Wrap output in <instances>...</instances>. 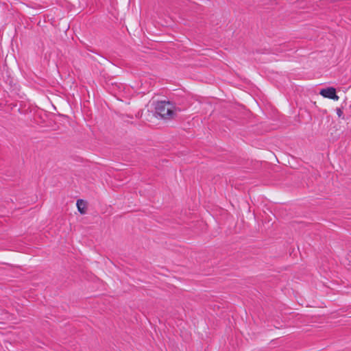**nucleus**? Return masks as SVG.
<instances>
[{"label": "nucleus", "instance_id": "obj_1", "mask_svg": "<svg viewBox=\"0 0 351 351\" xmlns=\"http://www.w3.org/2000/svg\"><path fill=\"white\" fill-rule=\"evenodd\" d=\"M156 112L164 119H175L180 112V109L169 101H160L156 103L155 107Z\"/></svg>", "mask_w": 351, "mask_h": 351}, {"label": "nucleus", "instance_id": "obj_2", "mask_svg": "<svg viewBox=\"0 0 351 351\" xmlns=\"http://www.w3.org/2000/svg\"><path fill=\"white\" fill-rule=\"evenodd\" d=\"M319 93L322 96L326 98L332 99L336 101L339 99V97L336 94V90L332 87L322 89Z\"/></svg>", "mask_w": 351, "mask_h": 351}, {"label": "nucleus", "instance_id": "obj_3", "mask_svg": "<svg viewBox=\"0 0 351 351\" xmlns=\"http://www.w3.org/2000/svg\"><path fill=\"white\" fill-rule=\"evenodd\" d=\"M77 207L78 211L81 214H84L86 213V202L84 200L78 199L77 201Z\"/></svg>", "mask_w": 351, "mask_h": 351}, {"label": "nucleus", "instance_id": "obj_4", "mask_svg": "<svg viewBox=\"0 0 351 351\" xmlns=\"http://www.w3.org/2000/svg\"><path fill=\"white\" fill-rule=\"evenodd\" d=\"M337 113L339 117H341L343 112H342V111L340 109H337Z\"/></svg>", "mask_w": 351, "mask_h": 351}]
</instances>
